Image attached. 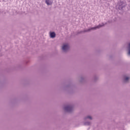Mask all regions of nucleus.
I'll return each instance as SVG.
<instances>
[{
  "label": "nucleus",
  "instance_id": "f257e3e1",
  "mask_svg": "<svg viewBox=\"0 0 130 130\" xmlns=\"http://www.w3.org/2000/svg\"><path fill=\"white\" fill-rule=\"evenodd\" d=\"M70 48V47L69 46L68 44H65L63 45V46L62 47V50L63 51H67V50H69V49Z\"/></svg>",
  "mask_w": 130,
  "mask_h": 130
},
{
  "label": "nucleus",
  "instance_id": "f03ea898",
  "mask_svg": "<svg viewBox=\"0 0 130 130\" xmlns=\"http://www.w3.org/2000/svg\"><path fill=\"white\" fill-rule=\"evenodd\" d=\"M52 3H53L52 0H46V4H47V6H50L52 5Z\"/></svg>",
  "mask_w": 130,
  "mask_h": 130
},
{
  "label": "nucleus",
  "instance_id": "7ed1b4c3",
  "mask_svg": "<svg viewBox=\"0 0 130 130\" xmlns=\"http://www.w3.org/2000/svg\"><path fill=\"white\" fill-rule=\"evenodd\" d=\"M64 110H66V111H71L72 108L71 106H67L64 108Z\"/></svg>",
  "mask_w": 130,
  "mask_h": 130
},
{
  "label": "nucleus",
  "instance_id": "20e7f679",
  "mask_svg": "<svg viewBox=\"0 0 130 130\" xmlns=\"http://www.w3.org/2000/svg\"><path fill=\"white\" fill-rule=\"evenodd\" d=\"M50 37L51 38H54L55 37V32H51L50 33Z\"/></svg>",
  "mask_w": 130,
  "mask_h": 130
},
{
  "label": "nucleus",
  "instance_id": "39448f33",
  "mask_svg": "<svg viewBox=\"0 0 130 130\" xmlns=\"http://www.w3.org/2000/svg\"><path fill=\"white\" fill-rule=\"evenodd\" d=\"M102 26H104V25H99V26L95 27H93L92 29H97V28H100V27H102Z\"/></svg>",
  "mask_w": 130,
  "mask_h": 130
},
{
  "label": "nucleus",
  "instance_id": "423d86ee",
  "mask_svg": "<svg viewBox=\"0 0 130 130\" xmlns=\"http://www.w3.org/2000/svg\"><path fill=\"white\" fill-rule=\"evenodd\" d=\"M128 49H129V51H128V54L129 55H130V43L128 45Z\"/></svg>",
  "mask_w": 130,
  "mask_h": 130
},
{
  "label": "nucleus",
  "instance_id": "0eeeda50",
  "mask_svg": "<svg viewBox=\"0 0 130 130\" xmlns=\"http://www.w3.org/2000/svg\"><path fill=\"white\" fill-rule=\"evenodd\" d=\"M128 80H129V77H126L124 79L125 82H127V81H128Z\"/></svg>",
  "mask_w": 130,
  "mask_h": 130
},
{
  "label": "nucleus",
  "instance_id": "6e6552de",
  "mask_svg": "<svg viewBox=\"0 0 130 130\" xmlns=\"http://www.w3.org/2000/svg\"><path fill=\"white\" fill-rule=\"evenodd\" d=\"M87 118H88L89 119H92V117H91V116H87V117L86 118V119H87Z\"/></svg>",
  "mask_w": 130,
  "mask_h": 130
}]
</instances>
